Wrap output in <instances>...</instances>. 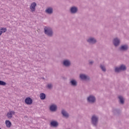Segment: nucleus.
Here are the masks:
<instances>
[{"instance_id": "f257e3e1", "label": "nucleus", "mask_w": 129, "mask_h": 129, "mask_svg": "<svg viewBox=\"0 0 129 129\" xmlns=\"http://www.w3.org/2000/svg\"><path fill=\"white\" fill-rule=\"evenodd\" d=\"M124 70H126V67L123 64L121 65L119 68H115V72H120V71H124Z\"/></svg>"}, {"instance_id": "f03ea898", "label": "nucleus", "mask_w": 129, "mask_h": 129, "mask_svg": "<svg viewBox=\"0 0 129 129\" xmlns=\"http://www.w3.org/2000/svg\"><path fill=\"white\" fill-rule=\"evenodd\" d=\"M87 101L89 103H94L95 101H96V99L95 98V97L92 95H90L87 98Z\"/></svg>"}, {"instance_id": "7ed1b4c3", "label": "nucleus", "mask_w": 129, "mask_h": 129, "mask_svg": "<svg viewBox=\"0 0 129 129\" xmlns=\"http://www.w3.org/2000/svg\"><path fill=\"white\" fill-rule=\"evenodd\" d=\"M92 123L95 126L97 125V123L98 122V117L95 115H93L91 118Z\"/></svg>"}, {"instance_id": "20e7f679", "label": "nucleus", "mask_w": 129, "mask_h": 129, "mask_svg": "<svg viewBox=\"0 0 129 129\" xmlns=\"http://www.w3.org/2000/svg\"><path fill=\"white\" fill-rule=\"evenodd\" d=\"M16 112L15 111L9 110V112L7 113L6 116H7L9 119H12L13 116L15 115Z\"/></svg>"}, {"instance_id": "39448f33", "label": "nucleus", "mask_w": 129, "mask_h": 129, "mask_svg": "<svg viewBox=\"0 0 129 129\" xmlns=\"http://www.w3.org/2000/svg\"><path fill=\"white\" fill-rule=\"evenodd\" d=\"M36 7H37V3H36V2H33L31 4L30 9L32 13L36 12Z\"/></svg>"}, {"instance_id": "423d86ee", "label": "nucleus", "mask_w": 129, "mask_h": 129, "mask_svg": "<svg viewBox=\"0 0 129 129\" xmlns=\"http://www.w3.org/2000/svg\"><path fill=\"white\" fill-rule=\"evenodd\" d=\"M57 109H58L57 105L53 104L50 106L49 110L52 112H56V111H57Z\"/></svg>"}, {"instance_id": "0eeeda50", "label": "nucleus", "mask_w": 129, "mask_h": 129, "mask_svg": "<svg viewBox=\"0 0 129 129\" xmlns=\"http://www.w3.org/2000/svg\"><path fill=\"white\" fill-rule=\"evenodd\" d=\"M25 102L26 104H27L28 105H31V104L33 103V99L28 97L25 99Z\"/></svg>"}, {"instance_id": "6e6552de", "label": "nucleus", "mask_w": 129, "mask_h": 129, "mask_svg": "<svg viewBox=\"0 0 129 129\" xmlns=\"http://www.w3.org/2000/svg\"><path fill=\"white\" fill-rule=\"evenodd\" d=\"M120 43V41L117 38H115L113 40V44L115 47H117V46H119V44Z\"/></svg>"}, {"instance_id": "1a4fd4ad", "label": "nucleus", "mask_w": 129, "mask_h": 129, "mask_svg": "<svg viewBox=\"0 0 129 129\" xmlns=\"http://www.w3.org/2000/svg\"><path fill=\"white\" fill-rule=\"evenodd\" d=\"M62 64L65 67H69L71 65V62L69 59H66L63 61Z\"/></svg>"}, {"instance_id": "9d476101", "label": "nucleus", "mask_w": 129, "mask_h": 129, "mask_svg": "<svg viewBox=\"0 0 129 129\" xmlns=\"http://www.w3.org/2000/svg\"><path fill=\"white\" fill-rule=\"evenodd\" d=\"M80 78H81L82 80H89L90 79L89 76L84 74H81L80 75Z\"/></svg>"}, {"instance_id": "9b49d317", "label": "nucleus", "mask_w": 129, "mask_h": 129, "mask_svg": "<svg viewBox=\"0 0 129 129\" xmlns=\"http://www.w3.org/2000/svg\"><path fill=\"white\" fill-rule=\"evenodd\" d=\"M128 49V46H127V45H121L120 48H119V50L120 51H127V50Z\"/></svg>"}, {"instance_id": "f8f14e48", "label": "nucleus", "mask_w": 129, "mask_h": 129, "mask_svg": "<svg viewBox=\"0 0 129 129\" xmlns=\"http://www.w3.org/2000/svg\"><path fill=\"white\" fill-rule=\"evenodd\" d=\"M70 12L71 14H76L78 12V8L76 7H73L71 8Z\"/></svg>"}, {"instance_id": "ddd939ff", "label": "nucleus", "mask_w": 129, "mask_h": 129, "mask_svg": "<svg viewBox=\"0 0 129 129\" xmlns=\"http://www.w3.org/2000/svg\"><path fill=\"white\" fill-rule=\"evenodd\" d=\"M87 42L89 44H95L96 43V39L94 38H90L87 40Z\"/></svg>"}, {"instance_id": "4468645a", "label": "nucleus", "mask_w": 129, "mask_h": 129, "mask_svg": "<svg viewBox=\"0 0 129 129\" xmlns=\"http://www.w3.org/2000/svg\"><path fill=\"white\" fill-rule=\"evenodd\" d=\"M70 84L72 86H74V87H76V86H77V81H76V80H75L72 79L70 82Z\"/></svg>"}, {"instance_id": "2eb2a0df", "label": "nucleus", "mask_w": 129, "mask_h": 129, "mask_svg": "<svg viewBox=\"0 0 129 129\" xmlns=\"http://www.w3.org/2000/svg\"><path fill=\"white\" fill-rule=\"evenodd\" d=\"M61 114H62L64 117H66L67 118L69 117V114L64 109L61 110Z\"/></svg>"}, {"instance_id": "dca6fc26", "label": "nucleus", "mask_w": 129, "mask_h": 129, "mask_svg": "<svg viewBox=\"0 0 129 129\" xmlns=\"http://www.w3.org/2000/svg\"><path fill=\"white\" fill-rule=\"evenodd\" d=\"M50 126H53V127H57L58 125V122L56 121H52L50 122Z\"/></svg>"}, {"instance_id": "f3484780", "label": "nucleus", "mask_w": 129, "mask_h": 129, "mask_svg": "<svg viewBox=\"0 0 129 129\" xmlns=\"http://www.w3.org/2000/svg\"><path fill=\"white\" fill-rule=\"evenodd\" d=\"M39 97L41 100H44V99H46V94L44 93H40Z\"/></svg>"}, {"instance_id": "a211bd4d", "label": "nucleus", "mask_w": 129, "mask_h": 129, "mask_svg": "<svg viewBox=\"0 0 129 129\" xmlns=\"http://www.w3.org/2000/svg\"><path fill=\"white\" fill-rule=\"evenodd\" d=\"M5 123L7 127H11L12 126V122L9 120H6Z\"/></svg>"}, {"instance_id": "6ab92c4d", "label": "nucleus", "mask_w": 129, "mask_h": 129, "mask_svg": "<svg viewBox=\"0 0 129 129\" xmlns=\"http://www.w3.org/2000/svg\"><path fill=\"white\" fill-rule=\"evenodd\" d=\"M44 34H45V35L49 36V27H46V26L44 27Z\"/></svg>"}, {"instance_id": "aec40b11", "label": "nucleus", "mask_w": 129, "mask_h": 129, "mask_svg": "<svg viewBox=\"0 0 129 129\" xmlns=\"http://www.w3.org/2000/svg\"><path fill=\"white\" fill-rule=\"evenodd\" d=\"M7 30L6 28L2 27L0 29V36H2V34L3 33H6L7 32Z\"/></svg>"}, {"instance_id": "412c9836", "label": "nucleus", "mask_w": 129, "mask_h": 129, "mask_svg": "<svg viewBox=\"0 0 129 129\" xmlns=\"http://www.w3.org/2000/svg\"><path fill=\"white\" fill-rule=\"evenodd\" d=\"M118 98L120 103H121V104H123L124 103V100H123V97H122L121 96H119Z\"/></svg>"}, {"instance_id": "4be33fe9", "label": "nucleus", "mask_w": 129, "mask_h": 129, "mask_svg": "<svg viewBox=\"0 0 129 129\" xmlns=\"http://www.w3.org/2000/svg\"><path fill=\"white\" fill-rule=\"evenodd\" d=\"M100 69H101V70H102V71H103V72H106V68H105V66L104 65L100 64Z\"/></svg>"}, {"instance_id": "5701e85b", "label": "nucleus", "mask_w": 129, "mask_h": 129, "mask_svg": "<svg viewBox=\"0 0 129 129\" xmlns=\"http://www.w3.org/2000/svg\"><path fill=\"white\" fill-rule=\"evenodd\" d=\"M53 36V30L52 28H49V37H52Z\"/></svg>"}, {"instance_id": "b1692460", "label": "nucleus", "mask_w": 129, "mask_h": 129, "mask_svg": "<svg viewBox=\"0 0 129 129\" xmlns=\"http://www.w3.org/2000/svg\"><path fill=\"white\" fill-rule=\"evenodd\" d=\"M0 85H2V86H5V85H7V83L3 81L0 80Z\"/></svg>"}, {"instance_id": "393cba45", "label": "nucleus", "mask_w": 129, "mask_h": 129, "mask_svg": "<svg viewBox=\"0 0 129 129\" xmlns=\"http://www.w3.org/2000/svg\"><path fill=\"white\" fill-rule=\"evenodd\" d=\"M53 14V9L51 8H49V15Z\"/></svg>"}, {"instance_id": "a878e982", "label": "nucleus", "mask_w": 129, "mask_h": 129, "mask_svg": "<svg viewBox=\"0 0 129 129\" xmlns=\"http://www.w3.org/2000/svg\"><path fill=\"white\" fill-rule=\"evenodd\" d=\"M53 88V85L51 84H49V89H52Z\"/></svg>"}, {"instance_id": "bb28decb", "label": "nucleus", "mask_w": 129, "mask_h": 129, "mask_svg": "<svg viewBox=\"0 0 129 129\" xmlns=\"http://www.w3.org/2000/svg\"><path fill=\"white\" fill-rule=\"evenodd\" d=\"M45 12L46 13H47V14H49V8H47V10H46Z\"/></svg>"}, {"instance_id": "cd10ccee", "label": "nucleus", "mask_w": 129, "mask_h": 129, "mask_svg": "<svg viewBox=\"0 0 129 129\" xmlns=\"http://www.w3.org/2000/svg\"><path fill=\"white\" fill-rule=\"evenodd\" d=\"M89 64H90L91 65H92L93 64V61H90Z\"/></svg>"}, {"instance_id": "c85d7f7f", "label": "nucleus", "mask_w": 129, "mask_h": 129, "mask_svg": "<svg viewBox=\"0 0 129 129\" xmlns=\"http://www.w3.org/2000/svg\"><path fill=\"white\" fill-rule=\"evenodd\" d=\"M47 88H49V84L47 85Z\"/></svg>"}, {"instance_id": "c756f323", "label": "nucleus", "mask_w": 129, "mask_h": 129, "mask_svg": "<svg viewBox=\"0 0 129 129\" xmlns=\"http://www.w3.org/2000/svg\"><path fill=\"white\" fill-rule=\"evenodd\" d=\"M0 129H2L1 128H0Z\"/></svg>"}]
</instances>
